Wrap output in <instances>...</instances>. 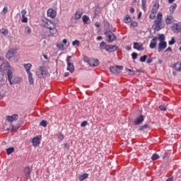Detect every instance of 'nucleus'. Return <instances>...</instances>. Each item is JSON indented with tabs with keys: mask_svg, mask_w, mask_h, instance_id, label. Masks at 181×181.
Returning a JSON list of instances; mask_svg holds the SVG:
<instances>
[{
	"mask_svg": "<svg viewBox=\"0 0 181 181\" xmlns=\"http://www.w3.org/2000/svg\"><path fill=\"white\" fill-rule=\"evenodd\" d=\"M118 49V46H117L116 45H107L105 47V50L106 52H109L110 53L112 52H117Z\"/></svg>",
	"mask_w": 181,
	"mask_h": 181,
	"instance_id": "1a4fd4ad",
	"label": "nucleus"
},
{
	"mask_svg": "<svg viewBox=\"0 0 181 181\" xmlns=\"http://www.w3.org/2000/svg\"><path fill=\"white\" fill-rule=\"evenodd\" d=\"M133 48L135 49L136 50H139V52L144 49V45L141 42H134Z\"/></svg>",
	"mask_w": 181,
	"mask_h": 181,
	"instance_id": "ddd939ff",
	"label": "nucleus"
},
{
	"mask_svg": "<svg viewBox=\"0 0 181 181\" xmlns=\"http://www.w3.org/2000/svg\"><path fill=\"white\" fill-rule=\"evenodd\" d=\"M175 0H168V4H173Z\"/></svg>",
	"mask_w": 181,
	"mask_h": 181,
	"instance_id": "338daca9",
	"label": "nucleus"
},
{
	"mask_svg": "<svg viewBox=\"0 0 181 181\" xmlns=\"http://www.w3.org/2000/svg\"><path fill=\"white\" fill-rule=\"evenodd\" d=\"M168 43H169L170 45H175V43H176V40H175V37H173L171 38V40L169 41Z\"/></svg>",
	"mask_w": 181,
	"mask_h": 181,
	"instance_id": "a19ab883",
	"label": "nucleus"
},
{
	"mask_svg": "<svg viewBox=\"0 0 181 181\" xmlns=\"http://www.w3.org/2000/svg\"><path fill=\"white\" fill-rule=\"evenodd\" d=\"M105 46H107L105 42H102L100 45V50H104V49H105Z\"/></svg>",
	"mask_w": 181,
	"mask_h": 181,
	"instance_id": "f704fd0d",
	"label": "nucleus"
},
{
	"mask_svg": "<svg viewBox=\"0 0 181 181\" xmlns=\"http://www.w3.org/2000/svg\"><path fill=\"white\" fill-rule=\"evenodd\" d=\"M62 43H64V45H66L67 39H64L63 41H62Z\"/></svg>",
	"mask_w": 181,
	"mask_h": 181,
	"instance_id": "0e129e2a",
	"label": "nucleus"
},
{
	"mask_svg": "<svg viewBox=\"0 0 181 181\" xmlns=\"http://www.w3.org/2000/svg\"><path fill=\"white\" fill-rule=\"evenodd\" d=\"M152 62H153V59H152V58H149L148 59H147L148 64L152 63Z\"/></svg>",
	"mask_w": 181,
	"mask_h": 181,
	"instance_id": "5fc2aeb1",
	"label": "nucleus"
},
{
	"mask_svg": "<svg viewBox=\"0 0 181 181\" xmlns=\"http://www.w3.org/2000/svg\"><path fill=\"white\" fill-rule=\"evenodd\" d=\"M122 69H124V66L117 65L116 66H111L110 70L115 74H119V73H121V70H122Z\"/></svg>",
	"mask_w": 181,
	"mask_h": 181,
	"instance_id": "6e6552de",
	"label": "nucleus"
},
{
	"mask_svg": "<svg viewBox=\"0 0 181 181\" xmlns=\"http://www.w3.org/2000/svg\"><path fill=\"white\" fill-rule=\"evenodd\" d=\"M23 173L25 177H29L30 176V174L32 173V170H30V167L27 166L25 167L23 169Z\"/></svg>",
	"mask_w": 181,
	"mask_h": 181,
	"instance_id": "a211bd4d",
	"label": "nucleus"
},
{
	"mask_svg": "<svg viewBox=\"0 0 181 181\" xmlns=\"http://www.w3.org/2000/svg\"><path fill=\"white\" fill-rule=\"evenodd\" d=\"M33 146H39L40 144V138L37 136L36 137H34L32 140Z\"/></svg>",
	"mask_w": 181,
	"mask_h": 181,
	"instance_id": "6ab92c4d",
	"label": "nucleus"
},
{
	"mask_svg": "<svg viewBox=\"0 0 181 181\" xmlns=\"http://www.w3.org/2000/svg\"><path fill=\"white\" fill-rule=\"evenodd\" d=\"M101 39H103V37H101V36L97 37V40H101Z\"/></svg>",
	"mask_w": 181,
	"mask_h": 181,
	"instance_id": "774afa93",
	"label": "nucleus"
},
{
	"mask_svg": "<svg viewBox=\"0 0 181 181\" xmlns=\"http://www.w3.org/2000/svg\"><path fill=\"white\" fill-rule=\"evenodd\" d=\"M129 12H130V13H134V12H135V9L134 8H131L129 9Z\"/></svg>",
	"mask_w": 181,
	"mask_h": 181,
	"instance_id": "13d9d810",
	"label": "nucleus"
},
{
	"mask_svg": "<svg viewBox=\"0 0 181 181\" xmlns=\"http://www.w3.org/2000/svg\"><path fill=\"white\" fill-rule=\"evenodd\" d=\"M13 151H15V148H13V147H10V148H7L6 149L7 155H11V153H12L13 152Z\"/></svg>",
	"mask_w": 181,
	"mask_h": 181,
	"instance_id": "2f4dec72",
	"label": "nucleus"
},
{
	"mask_svg": "<svg viewBox=\"0 0 181 181\" xmlns=\"http://www.w3.org/2000/svg\"><path fill=\"white\" fill-rule=\"evenodd\" d=\"M0 33L4 35V36H8L9 31L8 30V29L2 28L1 30H0Z\"/></svg>",
	"mask_w": 181,
	"mask_h": 181,
	"instance_id": "cd10ccee",
	"label": "nucleus"
},
{
	"mask_svg": "<svg viewBox=\"0 0 181 181\" xmlns=\"http://www.w3.org/2000/svg\"><path fill=\"white\" fill-rule=\"evenodd\" d=\"M144 119L145 118L144 117V115H141L134 121V125H140L142 122H144Z\"/></svg>",
	"mask_w": 181,
	"mask_h": 181,
	"instance_id": "2eb2a0df",
	"label": "nucleus"
},
{
	"mask_svg": "<svg viewBox=\"0 0 181 181\" xmlns=\"http://www.w3.org/2000/svg\"><path fill=\"white\" fill-rule=\"evenodd\" d=\"M100 23L99 22H96L95 23V26L96 27V28H100Z\"/></svg>",
	"mask_w": 181,
	"mask_h": 181,
	"instance_id": "052dcab7",
	"label": "nucleus"
},
{
	"mask_svg": "<svg viewBox=\"0 0 181 181\" xmlns=\"http://www.w3.org/2000/svg\"><path fill=\"white\" fill-rule=\"evenodd\" d=\"M158 40L160 42H165V35L160 34L158 35Z\"/></svg>",
	"mask_w": 181,
	"mask_h": 181,
	"instance_id": "473e14b6",
	"label": "nucleus"
},
{
	"mask_svg": "<svg viewBox=\"0 0 181 181\" xmlns=\"http://www.w3.org/2000/svg\"><path fill=\"white\" fill-rule=\"evenodd\" d=\"M25 33H26L27 35H30V33H32V29L30 28V27L26 26L25 28Z\"/></svg>",
	"mask_w": 181,
	"mask_h": 181,
	"instance_id": "c756f323",
	"label": "nucleus"
},
{
	"mask_svg": "<svg viewBox=\"0 0 181 181\" xmlns=\"http://www.w3.org/2000/svg\"><path fill=\"white\" fill-rule=\"evenodd\" d=\"M88 63L93 67H97V66L100 64V61H98V59H90Z\"/></svg>",
	"mask_w": 181,
	"mask_h": 181,
	"instance_id": "f3484780",
	"label": "nucleus"
},
{
	"mask_svg": "<svg viewBox=\"0 0 181 181\" xmlns=\"http://www.w3.org/2000/svg\"><path fill=\"white\" fill-rule=\"evenodd\" d=\"M168 47V43H166V41L160 42L158 43V52H162V50H165V48Z\"/></svg>",
	"mask_w": 181,
	"mask_h": 181,
	"instance_id": "dca6fc26",
	"label": "nucleus"
},
{
	"mask_svg": "<svg viewBox=\"0 0 181 181\" xmlns=\"http://www.w3.org/2000/svg\"><path fill=\"white\" fill-rule=\"evenodd\" d=\"M127 71H129V73H132L130 74L131 76H135V72H134L132 69H127Z\"/></svg>",
	"mask_w": 181,
	"mask_h": 181,
	"instance_id": "3c124183",
	"label": "nucleus"
},
{
	"mask_svg": "<svg viewBox=\"0 0 181 181\" xmlns=\"http://www.w3.org/2000/svg\"><path fill=\"white\" fill-rule=\"evenodd\" d=\"M47 15L49 16V18H52V19H54L56 18V15H57V13L54 9L53 8H49L47 11Z\"/></svg>",
	"mask_w": 181,
	"mask_h": 181,
	"instance_id": "9b49d317",
	"label": "nucleus"
},
{
	"mask_svg": "<svg viewBox=\"0 0 181 181\" xmlns=\"http://www.w3.org/2000/svg\"><path fill=\"white\" fill-rule=\"evenodd\" d=\"M132 57L133 60H136V59L138 58V54L136 52H133L132 54Z\"/></svg>",
	"mask_w": 181,
	"mask_h": 181,
	"instance_id": "37998d69",
	"label": "nucleus"
},
{
	"mask_svg": "<svg viewBox=\"0 0 181 181\" xmlns=\"http://www.w3.org/2000/svg\"><path fill=\"white\" fill-rule=\"evenodd\" d=\"M71 56H68L66 59L67 64L66 70H68V71H70V73H73L74 71V64H73V62H71Z\"/></svg>",
	"mask_w": 181,
	"mask_h": 181,
	"instance_id": "20e7f679",
	"label": "nucleus"
},
{
	"mask_svg": "<svg viewBox=\"0 0 181 181\" xmlns=\"http://www.w3.org/2000/svg\"><path fill=\"white\" fill-rule=\"evenodd\" d=\"M89 19H90V18L88 16H86V15H84L82 17L83 22L85 24H87V22H88Z\"/></svg>",
	"mask_w": 181,
	"mask_h": 181,
	"instance_id": "7c9ffc66",
	"label": "nucleus"
},
{
	"mask_svg": "<svg viewBox=\"0 0 181 181\" xmlns=\"http://www.w3.org/2000/svg\"><path fill=\"white\" fill-rule=\"evenodd\" d=\"M141 6L144 11H145V8L146 6V3L145 2V0H141Z\"/></svg>",
	"mask_w": 181,
	"mask_h": 181,
	"instance_id": "49530a36",
	"label": "nucleus"
},
{
	"mask_svg": "<svg viewBox=\"0 0 181 181\" xmlns=\"http://www.w3.org/2000/svg\"><path fill=\"white\" fill-rule=\"evenodd\" d=\"M159 108L161 111H166L167 108L165 105H161L159 106Z\"/></svg>",
	"mask_w": 181,
	"mask_h": 181,
	"instance_id": "a18cd8bd",
	"label": "nucleus"
},
{
	"mask_svg": "<svg viewBox=\"0 0 181 181\" xmlns=\"http://www.w3.org/2000/svg\"><path fill=\"white\" fill-rule=\"evenodd\" d=\"M105 35L107 37V39H108L107 42L109 43H112V42L115 41V39L117 38L115 35H114V33H112V32H111V31H106V32H105Z\"/></svg>",
	"mask_w": 181,
	"mask_h": 181,
	"instance_id": "423d86ee",
	"label": "nucleus"
},
{
	"mask_svg": "<svg viewBox=\"0 0 181 181\" xmlns=\"http://www.w3.org/2000/svg\"><path fill=\"white\" fill-rule=\"evenodd\" d=\"M42 56H43L44 59H45V60H49V57H47V55L43 54Z\"/></svg>",
	"mask_w": 181,
	"mask_h": 181,
	"instance_id": "e2e57ef3",
	"label": "nucleus"
},
{
	"mask_svg": "<svg viewBox=\"0 0 181 181\" xmlns=\"http://www.w3.org/2000/svg\"><path fill=\"white\" fill-rule=\"evenodd\" d=\"M174 69L177 71H181V63H176L174 64Z\"/></svg>",
	"mask_w": 181,
	"mask_h": 181,
	"instance_id": "bb28decb",
	"label": "nucleus"
},
{
	"mask_svg": "<svg viewBox=\"0 0 181 181\" xmlns=\"http://www.w3.org/2000/svg\"><path fill=\"white\" fill-rule=\"evenodd\" d=\"M86 179H88V173H85L78 176L79 181H83V180H86Z\"/></svg>",
	"mask_w": 181,
	"mask_h": 181,
	"instance_id": "5701e85b",
	"label": "nucleus"
},
{
	"mask_svg": "<svg viewBox=\"0 0 181 181\" xmlns=\"http://www.w3.org/2000/svg\"><path fill=\"white\" fill-rule=\"evenodd\" d=\"M163 15L162 13L159 12L157 15V18L154 21V23L152 26L153 30H156L157 32H159L160 29H163L165 28V25L163 23Z\"/></svg>",
	"mask_w": 181,
	"mask_h": 181,
	"instance_id": "7ed1b4c3",
	"label": "nucleus"
},
{
	"mask_svg": "<svg viewBox=\"0 0 181 181\" xmlns=\"http://www.w3.org/2000/svg\"><path fill=\"white\" fill-rule=\"evenodd\" d=\"M130 26H132L133 28H136V26H138V23H136V21H133L131 23Z\"/></svg>",
	"mask_w": 181,
	"mask_h": 181,
	"instance_id": "de8ad7c7",
	"label": "nucleus"
},
{
	"mask_svg": "<svg viewBox=\"0 0 181 181\" xmlns=\"http://www.w3.org/2000/svg\"><path fill=\"white\" fill-rule=\"evenodd\" d=\"M132 21V18L129 15H127L124 19V23H129Z\"/></svg>",
	"mask_w": 181,
	"mask_h": 181,
	"instance_id": "c85d7f7f",
	"label": "nucleus"
},
{
	"mask_svg": "<svg viewBox=\"0 0 181 181\" xmlns=\"http://www.w3.org/2000/svg\"><path fill=\"white\" fill-rule=\"evenodd\" d=\"M36 74L39 78H45L47 74L46 68L45 66H40L36 71Z\"/></svg>",
	"mask_w": 181,
	"mask_h": 181,
	"instance_id": "39448f33",
	"label": "nucleus"
},
{
	"mask_svg": "<svg viewBox=\"0 0 181 181\" xmlns=\"http://www.w3.org/2000/svg\"><path fill=\"white\" fill-rule=\"evenodd\" d=\"M150 19H153L154 18H156V13H153V11L151 12L149 15Z\"/></svg>",
	"mask_w": 181,
	"mask_h": 181,
	"instance_id": "58836bf2",
	"label": "nucleus"
},
{
	"mask_svg": "<svg viewBox=\"0 0 181 181\" xmlns=\"http://www.w3.org/2000/svg\"><path fill=\"white\" fill-rule=\"evenodd\" d=\"M73 46H76V45H80V41L78 40H76L72 42Z\"/></svg>",
	"mask_w": 181,
	"mask_h": 181,
	"instance_id": "09e8293b",
	"label": "nucleus"
},
{
	"mask_svg": "<svg viewBox=\"0 0 181 181\" xmlns=\"http://www.w3.org/2000/svg\"><path fill=\"white\" fill-rule=\"evenodd\" d=\"M149 128V126L148 124L142 125L139 127V131H144V129H148Z\"/></svg>",
	"mask_w": 181,
	"mask_h": 181,
	"instance_id": "72a5a7b5",
	"label": "nucleus"
},
{
	"mask_svg": "<svg viewBox=\"0 0 181 181\" xmlns=\"http://www.w3.org/2000/svg\"><path fill=\"white\" fill-rule=\"evenodd\" d=\"M59 139H60L61 141H63V139H64V136H63V134H60L59 136Z\"/></svg>",
	"mask_w": 181,
	"mask_h": 181,
	"instance_id": "6e6d98bb",
	"label": "nucleus"
},
{
	"mask_svg": "<svg viewBox=\"0 0 181 181\" xmlns=\"http://www.w3.org/2000/svg\"><path fill=\"white\" fill-rule=\"evenodd\" d=\"M23 23H28V18L26 16H23L21 19Z\"/></svg>",
	"mask_w": 181,
	"mask_h": 181,
	"instance_id": "c03bdc74",
	"label": "nucleus"
},
{
	"mask_svg": "<svg viewBox=\"0 0 181 181\" xmlns=\"http://www.w3.org/2000/svg\"><path fill=\"white\" fill-rule=\"evenodd\" d=\"M11 129H12V131H15V130L16 131V130L19 129V127H16L15 126H12Z\"/></svg>",
	"mask_w": 181,
	"mask_h": 181,
	"instance_id": "864d4df0",
	"label": "nucleus"
},
{
	"mask_svg": "<svg viewBox=\"0 0 181 181\" xmlns=\"http://www.w3.org/2000/svg\"><path fill=\"white\" fill-rule=\"evenodd\" d=\"M70 74L68 73V72H66V73H65L64 74V77H69V76Z\"/></svg>",
	"mask_w": 181,
	"mask_h": 181,
	"instance_id": "69168bd1",
	"label": "nucleus"
},
{
	"mask_svg": "<svg viewBox=\"0 0 181 181\" xmlns=\"http://www.w3.org/2000/svg\"><path fill=\"white\" fill-rule=\"evenodd\" d=\"M146 59H148V56L144 55L140 57V62H141V63H144V62H146Z\"/></svg>",
	"mask_w": 181,
	"mask_h": 181,
	"instance_id": "e433bc0d",
	"label": "nucleus"
},
{
	"mask_svg": "<svg viewBox=\"0 0 181 181\" xmlns=\"http://www.w3.org/2000/svg\"><path fill=\"white\" fill-rule=\"evenodd\" d=\"M176 8H177V4H172L170 6V13L172 14V13H175V11H176Z\"/></svg>",
	"mask_w": 181,
	"mask_h": 181,
	"instance_id": "393cba45",
	"label": "nucleus"
},
{
	"mask_svg": "<svg viewBox=\"0 0 181 181\" xmlns=\"http://www.w3.org/2000/svg\"><path fill=\"white\" fill-rule=\"evenodd\" d=\"M42 22L43 23V27L46 28V29H48L51 36H53L57 33V28H56V23H53V21L47 18H43L42 20Z\"/></svg>",
	"mask_w": 181,
	"mask_h": 181,
	"instance_id": "f257e3e1",
	"label": "nucleus"
},
{
	"mask_svg": "<svg viewBox=\"0 0 181 181\" xmlns=\"http://www.w3.org/2000/svg\"><path fill=\"white\" fill-rule=\"evenodd\" d=\"M158 9L159 2L156 1L152 8L151 12H153V13H157Z\"/></svg>",
	"mask_w": 181,
	"mask_h": 181,
	"instance_id": "4be33fe9",
	"label": "nucleus"
},
{
	"mask_svg": "<svg viewBox=\"0 0 181 181\" xmlns=\"http://www.w3.org/2000/svg\"><path fill=\"white\" fill-rule=\"evenodd\" d=\"M40 125L41 127H44V128H45L46 127H47V122L46 120H42L40 122Z\"/></svg>",
	"mask_w": 181,
	"mask_h": 181,
	"instance_id": "c9c22d12",
	"label": "nucleus"
},
{
	"mask_svg": "<svg viewBox=\"0 0 181 181\" xmlns=\"http://www.w3.org/2000/svg\"><path fill=\"white\" fill-rule=\"evenodd\" d=\"M165 52H172V47H168L166 49Z\"/></svg>",
	"mask_w": 181,
	"mask_h": 181,
	"instance_id": "bf43d9fd",
	"label": "nucleus"
},
{
	"mask_svg": "<svg viewBox=\"0 0 181 181\" xmlns=\"http://www.w3.org/2000/svg\"><path fill=\"white\" fill-rule=\"evenodd\" d=\"M28 82L30 84H33L35 83V80L33 79V74L32 72L28 74Z\"/></svg>",
	"mask_w": 181,
	"mask_h": 181,
	"instance_id": "a878e982",
	"label": "nucleus"
},
{
	"mask_svg": "<svg viewBox=\"0 0 181 181\" xmlns=\"http://www.w3.org/2000/svg\"><path fill=\"white\" fill-rule=\"evenodd\" d=\"M23 66H24V69H25L27 74L29 73H31L30 69H32V64H30V63L24 64Z\"/></svg>",
	"mask_w": 181,
	"mask_h": 181,
	"instance_id": "412c9836",
	"label": "nucleus"
},
{
	"mask_svg": "<svg viewBox=\"0 0 181 181\" xmlns=\"http://www.w3.org/2000/svg\"><path fill=\"white\" fill-rule=\"evenodd\" d=\"M26 13H27L26 10H22L21 11L22 17L25 16Z\"/></svg>",
	"mask_w": 181,
	"mask_h": 181,
	"instance_id": "603ef678",
	"label": "nucleus"
},
{
	"mask_svg": "<svg viewBox=\"0 0 181 181\" xmlns=\"http://www.w3.org/2000/svg\"><path fill=\"white\" fill-rule=\"evenodd\" d=\"M159 158V155L157 153H154L153 154V156H151V159L152 160H157V159Z\"/></svg>",
	"mask_w": 181,
	"mask_h": 181,
	"instance_id": "4c0bfd02",
	"label": "nucleus"
},
{
	"mask_svg": "<svg viewBox=\"0 0 181 181\" xmlns=\"http://www.w3.org/2000/svg\"><path fill=\"white\" fill-rule=\"evenodd\" d=\"M87 124H88V122H87V121H83V122L81 124V127H86V125H87Z\"/></svg>",
	"mask_w": 181,
	"mask_h": 181,
	"instance_id": "8fccbe9b",
	"label": "nucleus"
},
{
	"mask_svg": "<svg viewBox=\"0 0 181 181\" xmlns=\"http://www.w3.org/2000/svg\"><path fill=\"white\" fill-rule=\"evenodd\" d=\"M165 158H168V153H165L163 156V159H165Z\"/></svg>",
	"mask_w": 181,
	"mask_h": 181,
	"instance_id": "680f3d73",
	"label": "nucleus"
},
{
	"mask_svg": "<svg viewBox=\"0 0 181 181\" xmlns=\"http://www.w3.org/2000/svg\"><path fill=\"white\" fill-rule=\"evenodd\" d=\"M57 47L59 48L60 50H64V45L62 43L57 44Z\"/></svg>",
	"mask_w": 181,
	"mask_h": 181,
	"instance_id": "ea45409f",
	"label": "nucleus"
},
{
	"mask_svg": "<svg viewBox=\"0 0 181 181\" xmlns=\"http://www.w3.org/2000/svg\"><path fill=\"white\" fill-rule=\"evenodd\" d=\"M83 16V11H77L75 13V19L76 21H78L80 18Z\"/></svg>",
	"mask_w": 181,
	"mask_h": 181,
	"instance_id": "b1692460",
	"label": "nucleus"
},
{
	"mask_svg": "<svg viewBox=\"0 0 181 181\" xmlns=\"http://www.w3.org/2000/svg\"><path fill=\"white\" fill-rule=\"evenodd\" d=\"M2 12L4 15H6V13H8V6H5L4 7Z\"/></svg>",
	"mask_w": 181,
	"mask_h": 181,
	"instance_id": "79ce46f5",
	"label": "nucleus"
},
{
	"mask_svg": "<svg viewBox=\"0 0 181 181\" xmlns=\"http://www.w3.org/2000/svg\"><path fill=\"white\" fill-rule=\"evenodd\" d=\"M158 46V37H154L150 42V49H155Z\"/></svg>",
	"mask_w": 181,
	"mask_h": 181,
	"instance_id": "f8f14e48",
	"label": "nucleus"
},
{
	"mask_svg": "<svg viewBox=\"0 0 181 181\" xmlns=\"http://www.w3.org/2000/svg\"><path fill=\"white\" fill-rule=\"evenodd\" d=\"M6 71H7L8 80L11 86H12V77L13 76V74L11 70V65H9V62H3L0 65V73H5Z\"/></svg>",
	"mask_w": 181,
	"mask_h": 181,
	"instance_id": "f03ea898",
	"label": "nucleus"
},
{
	"mask_svg": "<svg viewBox=\"0 0 181 181\" xmlns=\"http://www.w3.org/2000/svg\"><path fill=\"white\" fill-rule=\"evenodd\" d=\"M174 21L175 18L173 17H172L171 16H168L167 19H165V23L166 25H172Z\"/></svg>",
	"mask_w": 181,
	"mask_h": 181,
	"instance_id": "aec40b11",
	"label": "nucleus"
},
{
	"mask_svg": "<svg viewBox=\"0 0 181 181\" xmlns=\"http://www.w3.org/2000/svg\"><path fill=\"white\" fill-rule=\"evenodd\" d=\"M6 119L8 121V122H13V121H18V119H19V116L16 114H14L11 116H7Z\"/></svg>",
	"mask_w": 181,
	"mask_h": 181,
	"instance_id": "4468645a",
	"label": "nucleus"
},
{
	"mask_svg": "<svg viewBox=\"0 0 181 181\" xmlns=\"http://www.w3.org/2000/svg\"><path fill=\"white\" fill-rule=\"evenodd\" d=\"M172 29L175 33H179L181 32V22L173 24Z\"/></svg>",
	"mask_w": 181,
	"mask_h": 181,
	"instance_id": "9d476101",
	"label": "nucleus"
},
{
	"mask_svg": "<svg viewBox=\"0 0 181 181\" xmlns=\"http://www.w3.org/2000/svg\"><path fill=\"white\" fill-rule=\"evenodd\" d=\"M17 49L15 48H11L8 49V51L6 54V58L8 59V60H11L12 57L15 56V54L16 53Z\"/></svg>",
	"mask_w": 181,
	"mask_h": 181,
	"instance_id": "0eeeda50",
	"label": "nucleus"
},
{
	"mask_svg": "<svg viewBox=\"0 0 181 181\" xmlns=\"http://www.w3.org/2000/svg\"><path fill=\"white\" fill-rule=\"evenodd\" d=\"M64 148H67L69 149V148H70V144L66 143V144H64Z\"/></svg>",
	"mask_w": 181,
	"mask_h": 181,
	"instance_id": "4d7b16f0",
	"label": "nucleus"
}]
</instances>
